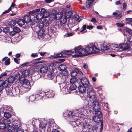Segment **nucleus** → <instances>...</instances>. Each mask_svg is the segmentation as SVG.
I'll list each match as a JSON object with an SVG mask.
<instances>
[{
  "label": "nucleus",
  "instance_id": "13d9d810",
  "mask_svg": "<svg viewBox=\"0 0 132 132\" xmlns=\"http://www.w3.org/2000/svg\"><path fill=\"white\" fill-rule=\"evenodd\" d=\"M116 24L117 25V26L119 27H122L124 25V24L123 23H117Z\"/></svg>",
  "mask_w": 132,
  "mask_h": 132
},
{
  "label": "nucleus",
  "instance_id": "58836bf2",
  "mask_svg": "<svg viewBox=\"0 0 132 132\" xmlns=\"http://www.w3.org/2000/svg\"><path fill=\"white\" fill-rule=\"evenodd\" d=\"M59 68H60V70L62 71L65 70L66 68V67L64 65L61 64L59 65Z\"/></svg>",
  "mask_w": 132,
  "mask_h": 132
},
{
  "label": "nucleus",
  "instance_id": "338daca9",
  "mask_svg": "<svg viewBox=\"0 0 132 132\" xmlns=\"http://www.w3.org/2000/svg\"><path fill=\"white\" fill-rule=\"evenodd\" d=\"M31 56L32 57H37V56L38 55L36 53H32L31 54Z\"/></svg>",
  "mask_w": 132,
  "mask_h": 132
},
{
  "label": "nucleus",
  "instance_id": "69168bd1",
  "mask_svg": "<svg viewBox=\"0 0 132 132\" xmlns=\"http://www.w3.org/2000/svg\"><path fill=\"white\" fill-rule=\"evenodd\" d=\"M77 112L81 114L83 113L82 112V110L81 109H79L78 110H77Z\"/></svg>",
  "mask_w": 132,
  "mask_h": 132
},
{
  "label": "nucleus",
  "instance_id": "5fc2aeb1",
  "mask_svg": "<svg viewBox=\"0 0 132 132\" xmlns=\"http://www.w3.org/2000/svg\"><path fill=\"white\" fill-rule=\"evenodd\" d=\"M62 71V72L61 73L62 75L63 76H66L67 75L68 73V72L67 70H65Z\"/></svg>",
  "mask_w": 132,
  "mask_h": 132
},
{
  "label": "nucleus",
  "instance_id": "ea45409f",
  "mask_svg": "<svg viewBox=\"0 0 132 132\" xmlns=\"http://www.w3.org/2000/svg\"><path fill=\"white\" fill-rule=\"evenodd\" d=\"M4 117L7 118H9L10 117L11 114L9 112H6L4 113Z\"/></svg>",
  "mask_w": 132,
  "mask_h": 132
},
{
  "label": "nucleus",
  "instance_id": "1a4fd4ad",
  "mask_svg": "<svg viewBox=\"0 0 132 132\" xmlns=\"http://www.w3.org/2000/svg\"><path fill=\"white\" fill-rule=\"evenodd\" d=\"M40 10V9H35L34 10L29 11L28 12V14L30 18H31L33 20V19L35 18L36 17L35 15H36L37 13L39 12Z\"/></svg>",
  "mask_w": 132,
  "mask_h": 132
},
{
  "label": "nucleus",
  "instance_id": "f03ea898",
  "mask_svg": "<svg viewBox=\"0 0 132 132\" xmlns=\"http://www.w3.org/2000/svg\"><path fill=\"white\" fill-rule=\"evenodd\" d=\"M81 124L83 128V132H97L98 130L97 126H95L90 127V126L88 123L86 122H82Z\"/></svg>",
  "mask_w": 132,
  "mask_h": 132
},
{
  "label": "nucleus",
  "instance_id": "9d476101",
  "mask_svg": "<svg viewBox=\"0 0 132 132\" xmlns=\"http://www.w3.org/2000/svg\"><path fill=\"white\" fill-rule=\"evenodd\" d=\"M38 67L39 69V71L41 73H46L48 70V67L45 65H39Z\"/></svg>",
  "mask_w": 132,
  "mask_h": 132
},
{
  "label": "nucleus",
  "instance_id": "72a5a7b5",
  "mask_svg": "<svg viewBox=\"0 0 132 132\" xmlns=\"http://www.w3.org/2000/svg\"><path fill=\"white\" fill-rule=\"evenodd\" d=\"M25 23L23 19H20L17 22V23L18 25L21 27L24 25Z\"/></svg>",
  "mask_w": 132,
  "mask_h": 132
},
{
  "label": "nucleus",
  "instance_id": "c85d7f7f",
  "mask_svg": "<svg viewBox=\"0 0 132 132\" xmlns=\"http://www.w3.org/2000/svg\"><path fill=\"white\" fill-rule=\"evenodd\" d=\"M30 70L28 69L24 70L22 72V74L23 76L26 77L28 76L30 74Z\"/></svg>",
  "mask_w": 132,
  "mask_h": 132
},
{
  "label": "nucleus",
  "instance_id": "37998d69",
  "mask_svg": "<svg viewBox=\"0 0 132 132\" xmlns=\"http://www.w3.org/2000/svg\"><path fill=\"white\" fill-rule=\"evenodd\" d=\"M43 21V24L44 28L47 27V29L48 28V25L49 24L47 20H44Z\"/></svg>",
  "mask_w": 132,
  "mask_h": 132
},
{
  "label": "nucleus",
  "instance_id": "864d4df0",
  "mask_svg": "<svg viewBox=\"0 0 132 132\" xmlns=\"http://www.w3.org/2000/svg\"><path fill=\"white\" fill-rule=\"evenodd\" d=\"M124 30H126L128 33L132 34V30L128 28L125 27L124 28Z\"/></svg>",
  "mask_w": 132,
  "mask_h": 132
},
{
  "label": "nucleus",
  "instance_id": "de8ad7c7",
  "mask_svg": "<svg viewBox=\"0 0 132 132\" xmlns=\"http://www.w3.org/2000/svg\"><path fill=\"white\" fill-rule=\"evenodd\" d=\"M47 76L49 78H52L54 77V72L53 71H51V72H49L47 75Z\"/></svg>",
  "mask_w": 132,
  "mask_h": 132
},
{
  "label": "nucleus",
  "instance_id": "c756f323",
  "mask_svg": "<svg viewBox=\"0 0 132 132\" xmlns=\"http://www.w3.org/2000/svg\"><path fill=\"white\" fill-rule=\"evenodd\" d=\"M72 15L71 11H69L66 12L65 14L64 17L66 19H68L70 18Z\"/></svg>",
  "mask_w": 132,
  "mask_h": 132
},
{
  "label": "nucleus",
  "instance_id": "f8f14e48",
  "mask_svg": "<svg viewBox=\"0 0 132 132\" xmlns=\"http://www.w3.org/2000/svg\"><path fill=\"white\" fill-rule=\"evenodd\" d=\"M80 81L82 85L86 86L87 88H88L92 86L89 83V82L87 79L85 77L82 78L80 79Z\"/></svg>",
  "mask_w": 132,
  "mask_h": 132
},
{
  "label": "nucleus",
  "instance_id": "f257e3e1",
  "mask_svg": "<svg viewBox=\"0 0 132 132\" xmlns=\"http://www.w3.org/2000/svg\"><path fill=\"white\" fill-rule=\"evenodd\" d=\"M75 54L72 55L73 57H77L80 56L88 55L93 53H97L100 50L92 43L88 45L85 49L82 48L81 46H79L74 50Z\"/></svg>",
  "mask_w": 132,
  "mask_h": 132
},
{
  "label": "nucleus",
  "instance_id": "b1692460",
  "mask_svg": "<svg viewBox=\"0 0 132 132\" xmlns=\"http://www.w3.org/2000/svg\"><path fill=\"white\" fill-rule=\"evenodd\" d=\"M15 79V77L13 76H10L8 79L7 80H5V81H7V86H8V83H12Z\"/></svg>",
  "mask_w": 132,
  "mask_h": 132
},
{
  "label": "nucleus",
  "instance_id": "6e6552de",
  "mask_svg": "<svg viewBox=\"0 0 132 132\" xmlns=\"http://www.w3.org/2000/svg\"><path fill=\"white\" fill-rule=\"evenodd\" d=\"M117 47L118 48L122 49L123 51L128 49L130 47V45L127 43H121L117 45Z\"/></svg>",
  "mask_w": 132,
  "mask_h": 132
},
{
  "label": "nucleus",
  "instance_id": "412c9836",
  "mask_svg": "<svg viewBox=\"0 0 132 132\" xmlns=\"http://www.w3.org/2000/svg\"><path fill=\"white\" fill-rule=\"evenodd\" d=\"M95 0H87L86 2V6L87 8H90L93 5L94 1Z\"/></svg>",
  "mask_w": 132,
  "mask_h": 132
},
{
  "label": "nucleus",
  "instance_id": "4d7b16f0",
  "mask_svg": "<svg viewBox=\"0 0 132 132\" xmlns=\"http://www.w3.org/2000/svg\"><path fill=\"white\" fill-rule=\"evenodd\" d=\"M16 132H24V130L21 128L19 127L16 129Z\"/></svg>",
  "mask_w": 132,
  "mask_h": 132
},
{
  "label": "nucleus",
  "instance_id": "a19ab883",
  "mask_svg": "<svg viewBox=\"0 0 132 132\" xmlns=\"http://www.w3.org/2000/svg\"><path fill=\"white\" fill-rule=\"evenodd\" d=\"M16 21L14 20H12L9 22V24L11 26H14L16 24Z\"/></svg>",
  "mask_w": 132,
  "mask_h": 132
},
{
  "label": "nucleus",
  "instance_id": "cd10ccee",
  "mask_svg": "<svg viewBox=\"0 0 132 132\" xmlns=\"http://www.w3.org/2000/svg\"><path fill=\"white\" fill-rule=\"evenodd\" d=\"M48 67H49L48 70L52 71L55 69L56 66L55 64L52 63L50 64Z\"/></svg>",
  "mask_w": 132,
  "mask_h": 132
},
{
  "label": "nucleus",
  "instance_id": "0e129e2a",
  "mask_svg": "<svg viewBox=\"0 0 132 132\" xmlns=\"http://www.w3.org/2000/svg\"><path fill=\"white\" fill-rule=\"evenodd\" d=\"M80 18V17L77 16V17L76 16H75V19L78 22H79L81 20V19H79Z\"/></svg>",
  "mask_w": 132,
  "mask_h": 132
},
{
  "label": "nucleus",
  "instance_id": "4be33fe9",
  "mask_svg": "<svg viewBox=\"0 0 132 132\" xmlns=\"http://www.w3.org/2000/svg\"><path fill=\"white\" fill-rule=\"evenodd\" d=\"M65 56L64 53L63 52H61L60 53H59L55 56H52L51 57V58L56 59L57 58H60L64 57Z\"/></svg>",
  "mask_w": 132,
  "mask_h": 132
},
{
  "label": "nucleus",
  "instance_id": "e2e57ef3",
  "mask_svg": "<svg viewBox=\"0 0 132 132\" xmlns=\"http://www.w3.org/2000/svg\"><path fill=\"white\" fill-rule=\"evenodd\" d=\"M128 41L130 43H132V35L128 38H127Z\"/></svg>",
  "mask_w": 132,
  "mask_h": 132
},
{
  "label": "nucleus",
  "instance_id": "4c0bfd02",
  "mask_svg": "<svg viewBox=\"0 0 132 132\" xmlns=\"http://www.w3.org/2000/svg\"><path fill=\"white\" fill-rule=\"evenodd\" d=\"M36 96L35 95H31L29 97V101H28L29 102H30V101L32 102L35 101L36 99Z\"/></svg>",
  "mask_w": 132,
  "mask_h": 132
},
{
  "label": "nucleus",
  "instance_id": "aec40b11",
  "mask_svg": "<svg viewBox=\"0 0 132 132\" xmlns=\"http://www.w3.org/2000/svg\"><path fill=\"white\" fill-rule=\"evenodd\" d=\"M99 45L100 46L99 47L101 48V50L104 52L109 49V47L106 44L100 43H99Z\"/></svg>",
  "mask_w": 132,
  "mask_h": 132
},
{
  "label": "nucleus",
  "instance_id": "ddd939ff",
  "mask_svg": "<svg viewBox=\"0 0 132 132\" xmlns=\"http://www.w3.org/2000/svg\"><path fill=\"white\" fill-rule=\"evenodd\" d=\"M69 88L70 90L69 92L70 93H73L75 94H77V90L76 89L77 88V87L75 84H71Z\"/></svg>",
  "mask_w": 132,
  "mask_h": 132
},
{
  "label": "nucleus",
  "instance_id": "e433bc0d",
  "mask_svg": "<svg viewBox=\"0 0 132 132\" xmlns=\"http://www.w3.org/2000/svg\"><path fill=\"white\" fill-rule=\"evenodd\" d=\"M74 50H72L69 51H64L63 52V53H64V55H70L71 54H72L73 53H74Z\"/></svg>",
  "mask_w": 132,
  "mask_h": 132
},
{
  "label": "nucleus",
  "instance_id": "f704fd0d",
  "mask_svg": "<svg viewBox=\"0 0 132 132\" xmlns=\"http://www.w3.org/2000/svg\"><path fill=\"white\" fill-rule=\"evenodd\" d=\"M2 121L5 125H9L11 123L10 120L9 118L4 119V120Z\"/></svg>",
  "mask_w": 132,
  "mask_h": 132
},
{
  "label": "nucleus",
  "instance_id": "603ef678",
  "mask_svg": "<svg viewBox=\"0 0 132 132\" xmlns=\"http://www.w3.org/2000/svg\"><path fill=\"white\" fill-rule=\"evenodd\" d=\"M13 30L16 33H19L21 31L20 29L19 28L15 27L13 28Z\"/></svg>",
  "mask_w": 132,
  "mask_h": 132
},
{
  "label": "nucleus",
  "instance_id": "c03bdc74",
  "mask_svg": "<svg viewBox=\"0 0 132 132\" xmlns=\"http://www.w3.org/2000/svg\"><path fill=\"white\" fill-rule=\"evenodd\" d=\"M77 81V79L75 77L72 78L70 80V82L71 84H75V83Z\"/></svg>",
  "mask_w": 132,
  "mask_h": 132
},
{
  "label": "nucleus",
  "instance_id": "79ce46f5",
  "mask_svg": "<svg viewBox=\"0 0 132 132\" xmlns=\"http://www.w3.org/2000/svg\"><path fill=\"white\" fill-rule=\"evenodd\" d=\"M6 126V125H5L2 121V122H0V129H4L5 128Z\"/></svg>",
  "mask_w": 132,
  "mask_h": 132
},
{
  "label": "nucleus",
  "instance_id": "7ed1b4c3",
  "mask_svg": "<svg viewBox=\"0 0 132 132\" xmlns=\"http://www.w3.org/2000/svg\"><path fill=\"white\" fill-rule=\"evenodd\" d=\"M64 117H67V119L69 122L75 121L76 120L75 119V114L69 111H67L63 114Z\"/></svg>",
  "mask_w": 132,
  "mask_h": 132
},
{
  "label": "nucleus",
  "instance_id": "6ab92c4d",
  "mask_svg": "<svg viewBox=\"0 0 132 132\" xmlns=\"http://www.w3.org/2000/svg\"><path fill=\"white\" fill-rule=\"evenodd\" d=\"M40 12L42 13L43 17L47 18L50 15V13L47 11H46L44 8H42L41 9Z\"/></svg>",
  "mask_w": 132,
  "mask_h": 132
},
{
  "label": "nucleus",
  "instance_id": "20e7f679",
  "mask_svg": "<svg viewBox=\"0 0 132 132\" xmlns=\"http://www.w3.org/2000/svg\"><path fill=\"white\" fill-rule=\"evenodd\" d=\"M87 97L92 99L91 102L96 100L97 98L92 86L87 89Z\"/></svg>",
  "mask_w": 132,
  "mask_h": 132
},
{
  "label": "nucleus",
  "instance_id": "49530a36",
  "mask_svg": "<svg viewBox=\"0 0 132 132\" xmlns=\"http://www.w3.org/2000/svg\"><path fill=\"white\" fill-rule=\"evenodd\" d=\"M67 19H66L65 18H62L60 20V25L66 24V22L67 21Z\"/></svg>",
  "mask_w": 132,
  "mask_h": 132
},
{
  "label": "nucleus",
  "instance_id": "dca6fc26",
  "mask_svg": "<svg viewBox=\"0 0 132 132\" xmlns=\"http://www.w3.org/2000/svg\"><path fill=\"white\" fill-rule=\"evenodd\" d=\"M78 73L80 75L82 74V73L81 71H79L77 69L75 68L71 71L70 73L71 76L72 77H75Z\"/></svg>",
  "mask_w": 132,
  "mask_h": 132
},
{
  "label": "nucleus",
  "instance_id": "bf43d9fd",
  "mask_svg": "<svg viewBox=\"0 0 132 132\" xmlns=\"http://www.w3.org/2000/svg\"><path fill=\"white\" fill-rule=\"evenodd\" d=\"M78 121L76 120V121H73L70 122V124L72 125L73 126H75V125H76V123L78 122Z\"/></svg>",
  "mask_w": 132,
  "mask_h": 132
},
{
  "label": "nucleus",
  "instance_id": "bb28decb",
  "mask_svg": "<svg viewBox=\"0 0 132 132\" xmlns=\"http://www.w3.org/2000/svg\"><path fill=\"white\" fill-rule=\"evenodd\" d=\"M47 96L49 98L53 97L54 95V94L52 90H50L45 93Z\"/></svg>",
  "mask_w": 132,
  "mask_h": 132
},
{
  "label": "nucleus",
  "instance_id": "4468645a",
  "mask_svg": "<svg viewBox=\"0 0 132 132\" xmlns=\"http://www.w3.org/2000/svg\"><path fill=\"white\" fill-rule=\"evenodd\" d=\"M23 19L25 23H29L32 26L33 25L32 24V19L31 18H30L29 15H26L24 17Z\"/></svg>",
  "mask_w": 132,
  "mask_h": 132
},
{
  "label": "nucleus",
  "instance_id": "a878e982",
  "mask_svg": "<svg viewBox=\"0 0 132 132\" xmlns=\"http://www.w3.org/2000/svg\"><path fill=\"white\" fill-rule=\"evenodd\" d=\"M6 128L5 130L6 132H13L15 129L12 126L8 125L6 126Z\"/></svg>",
  "mask_w": 132,
  "mask_h": 132
},
{
  "label": "nucleus",
  "instance_id": "0eeeda50",
  "mask_svg": "<svg viewBox=\"0 0 132 132\" xmlns=\"http://www.w3.org/2000/svg\"><path fill=\"white\" fill-rule=\"evenodd\" d=\"M37 12L36 15H35V18L33 19L32 22V24L34 25L36 23H37L38 21L40 20L43 18V16L42 13Z\"/></svg>",
  "mask_w": 132,
  "mask_h": 132
},
{
  "label": "nucleus",
  "instance_id": "680f3d73",
  "mask_svg": "<svg viewBox=\"0 0 132 132\" xmlns=\"http://www.w3.org/2000/svg\"><path fill=\"white\" fill-rule=\"evenodd\" d=\"M16 33L14 31V30H13L12 31H11L10 32V35L12 36H13L15 35L16 34Z\"/></svg>",
  "mask_w": 132,
  "mask_h": 132
},
{
  "label": "nucleus",
  "instance_id": "a211bd4d",
  "mask_svg": "<svg viewBox=\"0 0 132 132\" xmlns=\"http://www.w3.org/2000/svg\"><path fill=\"white\" fill-rule=\"evenodd\" d=\"M7 81H4L0 80V92H1L4 88L7 87Z\"/></svg>",
  "mask_w": 132,
  "mask_h": 132
},
{
  "label": "nucleus",
  "instance_id": "5701e85b",
  "mask_svg": "<svg viewBox=\"0 0 132 132\" xmlns=\"http://www.w3.org/2000/svg\"><path fill=\"white\" fill-rule=\"evenodd\" d=\"M87 88L86 86L83 85H80L78 87V90L80 92L83 93L85 92Z\"/></svg>",
  "mask_w": 132,
  "mask_h": 132
},
{
  "label": "nucleus",
  "instance_id": "09e8293b",
  "mask_svg": "<svg viewBox=\"0 0 132 132\" xmlns=\"http://www.w3.org/2000/svg\"><path fill=\"white\" fill-rule=\"evenodd\" d=\"M33 61H31V62H27L26 63H25L23 64H22L21 65V67H23L24 66H28V65H30V64L32 63V62Z\"/></svg>",
  "mask_w": 132,
  "mask_h": 132
},
{
  "label": "nucleus",
  "instance_id": "052dcab7",
  "mask_svg": "<svg viewBox=\"0 0 132 132\" xmlns=\"http://www.w3.org/2000/svg\"><path fill=\"white\" fill-rule=\"evenodd\" d=\"M123 10H126L127 7V4L125 2L123 3Z\"/></svg>",
  "mask_w": 132,
  "mask_h": 132
},
{
  "label": "nucleus",
  "instance_id": "c9c22d12",
  "mask_svg": "<svg viewBox=\"0 0 132 132\" xmlns=\"http://www.w3.org/2000/svg\"><path fill=\"white\" fill-rule=\"evenodd\" d=\"M37 23L38 24V27H39V28H44L43 21H38Z\"/></svg>",
  "mask_w": 132,
  "mask_h": 132
},
{
  "label": "nucleus",
  "instance_id": "3c124183",
  "mask_svg": "<svg viewBox=\"0 0 132 132\" xmlns=\"http://www.w3.org/2000/svg\"><path fill=\"white\" fill-rule=\"evenodd\" d=\"M86 28H87L86 25H83L82 28H81L80 32H82L83 31H84L85 32L86 31Z\"/></svg>",
  "mask_w": 132,
  "mask_h": 132
},
{
  "label": "nucleus",
  "instance_id": "473e14b6",
  "mask_svg": "<svg viewBox=\"0 0 132 132\" xmlns=\"http://www.w3.org/2000/svg\"><path fill=\"white\" fill-rule=\"evenodd\" d=\"M68 25L67 24H63L59 25V28L63 30H66L67 29V27Z\"/></svg>",
  "mask_w": 132,
  "mask_h": 132
},
{
  "label": "nucleus",
  "instance_id": "39448f33",
  "mask_svg": "<svg viewBox=\"0 0 132 132\" xmlns=\"http://www.w3.org/2000/svg\"><path fill=\"white\" fill-rule=\"evenodd\" d=\"M19 78L20 82L24 86V87H25L26 88H28L29 89L31 88L29 81L26 79L24 77L19 76Z\"/></svg>",
  "mask_w": 132,
  "mask_h": 132
},
{
  "label": "nucleus",
  "instance_id": "393cba45",
  "mask_svg": "<svg viewBox=\"0 0 132 132\" xmlns=\"http://www.w3.org/2000/svg\"><path fill=\"white\" fill-rule=\"evenodd\" d=\"M13 88L11 87H8L6 89V93L7 95H13Z\"/></svg>",
  "mask_w": 132,
  "mask_h": 132
},
{
  "label": "nucleus",
  "instance_id": "f3484780",
  "mask_svg": "<svg viewBox=\"0 0 132 132\" xmlns=\"http://www.w3.org/2000/svg\"><path fill=\"white\" fill-rule=\"evenodd\" d=\"M13 96H17L20 94H22V93L20 92V90L19 87L17 86L16 87L13 89Z\"/></svg>",
  "mask_w": 132,
  "mask_h": 132
},
{
  "label": "nucleus",
  "instance_id": "2f4dec72",
  "mask_svg": "<svg viewBox=\"0 0 132 132\" xmlns=\"http://www.w3.org/2000/svg\"><path fill=\"white\" fill-rule=\"evenodd\" d=\"M46 125L43 122L41 121L40 122L39 125V128L40 129H42L43 130H45V127Z\"/></svg>",
  "mask_w": 132,
  "mask_h": 132
},
{
  "label": "nucleus",
  "instance_id": "2eb2a0df",
  "mask_svg": "<svg viewBox=\"0 0 132 132\" xmlns=\"http://www.w3.org/2000/svg\"><path fill=\"white\" fill-rule=\"evenodd\" d=\"M81 122H80L78 125L76 126L73 127V129L78 132H83V128L81 124Z\"/></svg>",
  "mask_w": 132,
  "mask_h": 132
},
{
  "label": "nucleus",
  "instance_id": "a18cd8bd",
  "mask_svg": "<svg viewBox=\"0 0 132 132\" xmlns=\"http://www.w3.org/2000/svg\"><path fill=\"white\" fill-rule=\"evenodd\" d=\"M95 114L96 116L99 117L100 118H101L102 116V114L100 110L97 111V112H95Z\"/></svg>",
  "mask_w": 132,
  "mask_h": 132
},
{
  "label": "nucleus",
  "instance_id": "9b49d317",
  "mask_svg": "<svg viewBox=\"0 0 132 132\" xmlns=\"http://www.w3.org/2000/svg\"><path fill=\"white\" fill-rule=\"evenodd\" d=\"M92 105L93 109L95 112L100 110V107L97 100L92 102Z\"/></svg>",
  "mask_w": 132,
  "mask_h": 132
},
{
  "label": "nucleus",
  "instance_id": "423d86ee",
  "mask_svg": "<svg viewBox=\"0 0 132 132\" xmlns=\"http://www.w3.org/2000/svg\"><path fill=\"white\" fill-rule=\"evenodd\" d=\"M92 119L96 122L98 123L99 122H100L101 123V125L100 129V132H101L103 128V120H102L101 119L99 118V117H98L96 116H92Z\"/></svg>",
  "mask_w": 132,
  "mask_h": 132
},
{
  "label": "nucleus",
  "instance_id": "6e6d98bb",
  "mask_svg": "<svg viewBox=\"0 0 132 132\" xmlns=\"http://www.w3.org/2000/svg\"><path fill=\"white\" fill-rule=\"evenodd\" d=\"M10 59L9 58L7 59L6 60L5 62V65H9L10 63Z\"/></svg>",
  "mask_w": 132,
  "mask_h": 132
},
{
  "label": "nucleus",
  "instance_id": "7c9ffc66",
  "mask_svg": "<svg viewBox=\"0 0 132 132\" xmlns=\"http://www.w3.org/2000/svg\"><path fill=\"white\" fill-rule=\"evenodd\" d=\"M45 33V30L44 28H40L38 30V34L40 36L43 35Z\"/></svg>",
  "mask_w": 132,
  "mask_h": 132
},
{
  "label": "nucleus",
  "instance_id": "8fccbe9b",
  "mask_svg": "<svg viewBox=\"0 0 132 132\" xmlns=\"http://www.w3.org/2000/svg\"><path fill=\"white\" fill-rule=\"evenodd\" d=\"M3 31L6 34L10 32V29L9 27H6L3 28Z\"/></svg>",
  "mask_w": 132,
  "mask_h": 132
},
{
  "label": "nucleus",
  "instance_id": "774afa93",
  "mask_svg": "<svg viewBox=\"0 0 132 132\" xmlns=\"http://www.w3.org/2000/svg\"><path fill=\"white\" fill-rule=\"evenodd\" d=\"M126 20L128 22H132V18H127Z\"/></svg>",
  "mask_w": 132,
  "mask_h": 132
}]
</instances>
